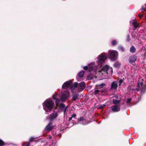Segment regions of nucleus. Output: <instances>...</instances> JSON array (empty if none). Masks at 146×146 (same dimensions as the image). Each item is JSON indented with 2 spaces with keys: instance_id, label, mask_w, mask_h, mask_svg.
Segmentation results:
<instances>
[{
  "instance_id": "412c9836",
  "label": "nucleus",
  "mask_w": 146,
  "mask_h": 146,
  "mask_svg": "<svg viewBox=\"0 0 146 146\" xmlns=\"http://www.w3.org/2000/svg\"><path fill=\"white\" fill-rule=\"evenodd\" d=\"M136 50V49L133 46H131L130 48V51L131 52L134 53L135 52Z\"/></svg>"
},
{
  "instance_id": "79ce46f5",
  "label": "nucleus",
  "mask_w": 146,
  "mask_h": 146,
  "mask_svg": "<svg viewBox=\"0 0 146 146\" xmlns=\"http://www.w3.org/2000/svg\"><path fill=\"white\" fill-rule=\"evenodd\" d=\"M139 16L140 17H143V15L142 14H140Z\"/></svg>"
},
{
  "instance_id": "39448f33",
  "label": "nucleus",
  "mask_w": 146,
  "mask_h": 146,
  "mask_svg": "<svg viewBox=\"0 0 146 146\" xmlns=\"http://www.w3.org/2000/svg\"><path fill=\"white\" fill-rule=\"evenodd\" d=\"M52 123L50 122L46 125L45 128V130L47 132L51 131L54 128V126L52 125Z\"/></svg>"
},
{
  "instance_id": "e433bc0d",
  "label": "nucleus",
  "mask_w": 146,
  "mask_h": 146,
  "mask_svg": "<svg viewBox=\"0 0 146 146\" xmlns=\"http://www.w3.org/2000/svg\"><path fill=\"white\" fill-rule=\"evenodd\" d=\"M76 113H73L71 115V117L72 118H74L76 117Z\"/></svg>"
},
{
  "instance_id": "4be33fe9",
  "label": "nucleus",
  "mask_w": 146,
  "mask_h": 146,
  "mask_svg": "<svg viewBox=\"0 0 146 146\" xmlns=\"http://www.w3.org/2000/svg\"><path fill=\"white\" fill-rule=\"evenodd\" d=\"M84 74V71L83 70L80 72L78 73V76L80 78H82L83 77Z\"/></svg>"
},
{
  "instance_id": "dca6fc26",
  "label": "nucleus",
  "mask_w": 146,
  "mask_h": 146,
  "mask_svg": "<svg viewBox=\"0 0 146 146\" xmlns=\"http://www.w3.org/2000/svg\"><path fill=\"white\" fill-rule=\"evenodd\" d=\"M94 64L93 63H91L88 65V71L90 72H91L94 67Z\"/></svg>"
},
{
  "instance_id": "f3484780",
  "label": "nucleus",
  "mask_w": 146,
  "mask_h": 146,
  "mask_svg": "<svg viewBox=\"0 0 146 146\" xmlns=\"http://www.w3.org/2000/svg\"><path fill=\"white\" fill-rule=\"evenodd\" d=\"M132 24L135 29L137 28L140 26L139 23H138L135 20L133 21Z\"/></svg>"
},
{
  "instance_id": "f704fd0d",
  "label": "nucleus",
  "mask_w": 146,
  "mask_h": 146,
  "mask_svg": "<svg viewBox=\"0 0 146 146\" xmlns=\"http://www.w3.org/2000/svg\"><path fill=\"white\" fill-rule=\"evenodd\" d=\"M141 11H146V9L145 8L144 6H142L141 7Z\"/></svg>"
},
{
  "instance_id": "423d86ee",
  "label": "nucleus",
  "mask_w": 146,
  "mask_h": 146,
  "mask_svg": "<svg viewBox=\"0 0 146 146\" xmlns=\"http://www.w3.org/2000/svg\"><path fill=\"white\" fill-rule=\"evenodd\" d=\"M137 57L136 55L135 54L133 55L129 58V62L130 63L132 64L137 60Z\"/></svg>"
},
{
  "instance_id": "c03bdc74",
  "label": "nucleus",
  "mask_w": 146,
  "mask_h": 146,
  "mask_svg": "<svg viewBox=\"0 0 146 146\" xmlns=\"http://www.w3.org/2000/svg\"><path fill=\"white\" fill-rule=\"evenodd\" d=\"M145 57L146 58V51L145 52Z\"/></svg>"
},
{
  "instance_id": "f8f14e48",
  "label": "nucleus",
  "mask_w": 146,
  "mask_h": 146,
  "mask_svg": "<svg viewBox=\"0 0 146 146\" xmlns=\"http://www.w3.org/2000/svg\"><path fill=\"white\" fill-rule=\"evenodd\" d=\"M117 86H118L117 82H113L111 84V88H110V89L115 90L117 88Z\"/></svg>"
},
{
  "instance_id": "09e8293b",
  "label": "nucleus",
  "mask_w": 146,
  "mask_h": 146,
  "mask_svg": "<svg viewBox=\"0 0 146 146\" xmlns=\"http://www.w3.org/2000/svg\"><path fill=\"white\" fill-rule=\"evenodd\" d=\"M145 6L146 7V4L145 5Z\"/></svg>"
},
{
  "instance_id": "6ab92c4d",
  "label": "nucleus",
  "mask_w": 146,
  "mask_h": 146,
  "mask_svg": "<svg viewBox=\"0 0 146 146\" xmlns=\"http://www.w3.org/2000/svg\"><path fill=\"white\" fill-rule=\"evenodd\" d=\"M78 83L77 82H75L72 85L71 89L73 90L75 88L78 87Z\"/></svg>"
},
{
  "instance_id": "20e7f679",
  "label": "nucleus",
  "mask_w": 146,
  "mask_h": 146,
  "mask_svg": "<svg viewBox=\"0 0 146 146\" xmlns=\"http://www.w3.org/2000/svg\"><path fill=\"white\" fill-rule=\"evenodd\" d=\"M145 82L146 83L144 85H143V82H138L137 84V87H140L141 86V88L140 89V91L143 93H144L146 90V81Z\"/></svg>"
},
{
  "instance_id": "7ed1b4c3",
  "label": "nucleus",
  "mask_w": 146,
  "mask_h": 146,
  "mask_svg": "<svg viewBox=\"0 0 146 146\" xmlns=\"http://www.w3.org/2000/svg\"><path fill=\"white\" fill-rule=\"evenodd\" d=\"M97 58L98 60V64H101L105 62L107 57L106 56L103 55V54H102L98 56Z\"/></svg>"
},
{
  "instance_id": "a211bd4d",
  "label": "nucleus",
  "mask_w": 146,
  "mask_h": 146,
  "mask_svg": "<svg viewBox=\"0 0 146 146\" xmlns=\"http://www.w3.org/2000/svg\"><path fill=\"white\" fill-rule=\"evenodd\" d=\"M121 65V63L119 61L115 62L113 64V66L115 68H119Z\"/></svg>"
},
{
  "instance_id": "c85d7f7f",
  "label": "nucleus",
  "mask_w": 146,
  "mask_h": 146,
  "mask_svg": "<svg viewBox=\"0 0 146 146\" xmlns=\"http://www.w3.org/2000/svg\"><path fill=\"white\" fill-rule=\"evenodd\" d=\"M60 102L59 100L58 99H56L55 103L57 106H58Z\"/></svg>"
},
{
  "instance_id": "bb28decb",
  "label": "nucleus",
  "mask_w": 146,
  "mask_h": 146,
  "mask_svg": "<svg viewBox=\"0 0 146 146\" xmlns=\"http://www.w3.org/2000/svg\"><path fill=\"white\" fill-rule=\"evenodd\" d=\"M35 139V138L34 137H31L29 139V142H33Z\"/></svg>"
},
{
  "instance_id": "0eeeda50",
  "label": "nucleus",
  "mask_w": 146,
  "mask_h": 146,
  "mask_svg": "<svg viewBox=\"0 0 146 146\" xmlns=\"http://www.w3.org/2000/svg\"><path fill=\"white\" fill-rule=\"evenodd\" d=\"M69 93L68 92H65L62 94L61 100L62 102H64L66 101V98L69 96Z\"/></svg>"
},
{
  "instance_id": "1a4fd4ad",
  "label": "nucleus",
  "mask_w": 146,
  "mask_h": 146,
  "mask_svg": "<svg viewBox=\"0 0 146 146\" xmlns=\"http://www.w3.org/2000/svg\"><path fill=\"white\" fill-rule=\"evenodd\" d=\"M72 84V82L70 80L66 81L63 84L62 88L63 89H66L70 86Z\"/></svg>"
},
{
  "instance_id": "a878e982",
  "label": "nucleus",
  "mask_w": 146,
  "mask_h": 146,
  "mask_svg": "<svg viewBox=\"0 0 146 146\" xmlns=\"http://www.w3.org/2000/svg\"><path fill=\"white\" fill-rule=\"evenodd\" d=\"M120 100H116L113 99V102L114 104H119V102H120Z\"/></svg>"
},
{
  "instance_id": "f257e3e1",
  "label": "nucleus",
  "mask_w": 146,
  "mask_h": 146,
  "mask_svg": "<svg viewBox=\"0 0 146 146\" xmlns=\"http://www.w3.org/2000/svg\"><path fill=\"white\" fill-rule=\"evenodd\" d=\"M54 102L51 100H46L42 104L43 109L46 112L52 111L54 106Z\"/></svg>"
},
{
  "instance_id": "de8ad7c7",
  "label": "nucleus",
  "mask_w": 146,
  "mask_h": 146,
  "mask_svg": "<svg viewBox=\"0 0 146 146\" xmlns=\"http://www.w3.org/2000/svg\"><path fill=\"white\" fill-rule=\"evenodd\" d=\"M132 90H135V89H132Z\"/></svg>"
},
{
  "instance_id": "4468645a",
  "label": "nucleus",
  "mask_w": 146,
  "mask_h": 146,
  "mask_svg": "<svg viewBox=\"0 0 146 146\" xmlns=\"http://www.w3.org/2000/svg\"><path fill=\"white\" fill-rule=\"evenodd\" d=\"M79 94L78 93H75L72 95V101H74L78 99L79 97Z\"/></svg>"
},
{
  "instance_id": "6e6552de",
  "label": "nucleus",
  "mask_w": 146,
  "mask_h": 146,
  "mask_svg": "<svg viewBox=\"0 0 146 146\" xmlns=\"http://www.w3.org/2000/svg\"><path fill=\"white\" fill-rule=\"evenodd\" d=\"M106 92L107 91L106 90L103 89L101 90H96L94 91L93 93L96 96H98L102 93L105 92Z\"/></svg>"
},
{
  "instance_id": "c756f323",
  "label": "nucleus",
  "mask_w": 146,
  "mask_h": 146,
  "mask_svg": "<svg viewBox=\"0 0 146 146\" xmlns=\"http://www.w3.org/2000/svg\"><path fill=\"white\" fill-rule=\"evenodd\" d=\"M131 40V39L130 38V36L129 34H128L127 35L126 41L127 42H129Z\"/></svg>"
},
{
  "instance_id": "4c0bfd02",
  "label": "nucleus",
  "mask_w": 146,
  "mask_h": 146,
  "mask_svg": "<svg viewBox=\"0 0 146 146\" xmlns=\"http://www.w3.org/2000/svg\"><path fill=\"white\" fill-rule=\"evenodd\" d=\"M123 81V80L122 79H121L119 80V83L121 84L122 83Z\"/></svg>"
},
{
  "instance_id": "ddd939ff",
  "label": "nucleus",
  "mask_w": 146,
  "mask_h": 146,
  "mask_svg": "<svg viewBox=\"0 0 146 146\" xmlns=\"http://www.w3.org/2000/svg\"><path fill=\"white\" fill-rule=\"evenodd\" d=\"M85 86V83L84 82H80L78 86V89L83 90Z\"/></svg>"
},
{
  "instance_id": "473e14b6",
  "label": "nucleus",
  "mask_w": 146,
  "mask_h": 146,
  "mask_svg": "<svg viewBox=\"0 0 146 146\" xmlns=\"http://www.w3.org/2000/svg\"><path fill=\"white\" fill-rule=\"evenodd\" d=\"M132 100V99L131 98H129L127 99L126 103H130Z\"/></svg>"
},
{
  "instance_id": "9b49d317",
  "label": "nucleus",
  "mask_w": 146,
  "mask_h": 146,
  "mask_svg": "<svg viewBox=\"0 0 146 146\" xmlns=\"http://www.w3.org/2000/svg\"><path fill=\"white\" fill-rule=\"evenodd\" d=\"M58 116V113L57 112H54L53 113H52L50 115L49 117V120L52 121L54 119L56 118Z\"/></svg>"
},
{
  "instance_id": "cd10ccee",
  "label": "nucleus",
  "mask_w": 146,
  "mask_h": 146,
  "mask_svg": "<svg viewBox=\"0 0 146 146\" xmlns=\"http://www.w3.org/2000/svg\"><path fill=\"white\" fill-rule=\"evenodd\" d=\"M85 120V119L83 117H80V118L78 119V121H83Z\"/></svg>"
},
{
  "instance_id": "58836bf2",
  "label": "nucleus",
  "mask_w": 146,
  "mask_h": 146,
  "mask_svg": "<svg viewBox=\"0 0 146 146\" xmlns=\"http://www.w3.org/2000/svg\"><path fill=\"white\" fill-rule=\"evenodd\" d=\"M139 88V87H137L135 89V90L137 91H139L140 90V89Z\"/></svg>"
},
{
  "instance_id": "c9c22d12",
  "label": "nucleus",
  "mask_w": 146,
  "mask_h": 146,
  "mask_svg": "<svg viewBox=\"0 0 146 146\" xmlns=\"http://www.w3.org/2000/svg\"><path fill=\"white\" fill-rule=\"evenodd\" d=\"M105 106V105H100L99 106L98 108H100L101 109H102Z\"/></svg>"
},
{
  "instance_id": "a19ab883",
  "label": "nucleus",
  "mask_w": 146,
  "mask_h": 146,
  "mask_svg": "<svg viewBox=\"0 0 146 146\" xmlns=\"http://www.w3.org/2000/svg\"><path fill=\"white\" fill-rule=\"evenodd\" d=\"M52 138V137L51 136H50L48 137V139H51Z\"/></svg>"
},
{
  "instance_id": "72a5a7b5",
  "label": "nucleus",
  "mask_w": 146,
  "mask_h": 146,
  "mask_svg": "<svg viewBox=\"0 0 146 146\" xmlns=\"http://www.w3.org/2000/svg\"><path fill=\"white\" fill-rule=\"evenodd\" d=\"M83 69L84 70H88V66H84V68H83Z\"/></svg>"
},
{
  "instance_id": "a18cd8bd",
  "label": "nucleus",
  "mask_w": 146,
  "mask_h": 146,
  "mask_svg": "<svg viewBox=\"0 0 146 146\" xmlns=\"http://www.w3.org/2000/svg\"><path fill=\"white\" fill-rule=\"evenodd\" d=\"M121 83H119V86H120L121 85Z\"/></svg>"
},
{
  "instance_id": "393cba45",
  "label": "nucleus",
  "mask_w": 146,
  "mask_h": 146,
  "mask_svg": "<svg viewBox=\"0 0 146 146\" xmlns=\"http://www.w3.org/2000/svg\"><path fill=\"white\" fill-rule=\"evenodd\" d=\"M117 41L116 40H112L111 42V44L113 46H115L117 45Z\"/></svg>"
},
{
  "instance_id": "b1692460",
  "label": "nucleus",
  "mask_w": 146,
  "mask_h": 146,
  "mask_svg": "<svg viewBox=\"0 0 146 146\" xmlns=\"http://www.w3.org/2000/svg\"><path fill=\"white\" fill-rule=\"evenodd\" d=\"M118 50L122 52H124L125 51V48L122 46H120L118 47Z\"/></svg>"
},
{
  "instance_id": "ea45409f",
  "label": "nucleus",
  "mask_w": 146,
  "mask_h": 146,
  "mask_svg": "<svg viewBox=\"0 0 146 146\" xmlns=\"http://www.w3.org/2000/svg\"><path fill=\"white\" fill-rule=\"evenodd\" d=\"M72 117L71 116V117H70L69 118V121H71L72 119Z\"/></svg>"
},
{
  "instance_id": "9d476101",
  "label": "nucleus",
  "mask_w": 146,
  "mask_h": 146,
  "mask_svg": "<svg viewBox=\"0 0 146 146\" xmlns=\"http://www.w3.org/2000/svg\"><path fill=\"white\" fill-rule=\"evenodd\" d=\"M111 108L112 111L114 112H118L120 110V106H119L117 105L112 106Z\"/></svg>"
},
{
  "instance_id": "2f4dec72",
  "label": "nucleus",
  "mask_w": 146,
  "mask_h": 146,
  "mask_svg": "<svg viewBox=\"0 0 146 146\" xmlns=\"http://www.w3.org/2000/svg\"><path fill=\"white\" fill-rule=\"evenodd\" d=\"M4 142L1 140L0 139V146H2L4 145Z\"/></svg>"
},
{
  "instance_id": "aec40b11",
  "label": "nucleus",
  "mask_w": 146,
  "mask_h": 146,
  "mask_svg": "<svg viewBox=\"0 0 146 146\" xmlns=\"http://www.w3.org/2000/svg\"><path fill=\"white\" fill-rule=\"evenodd\" d=\"M109 66L107 65L104 66L102 68V71L104 72H107L109 68Z\"/></svg>"
},
{
  "instance_id": "7c9ffc66",
  "label": "nucleus",
  "mask_w": 146,
  "mask_h": 146,
  "mask_svg": "<svg viewBox=\"0 0 146 146\" xmlns=\"http://www.w3.org/2000/svg\"><path fill=\"white\" fill-rule=\"evenodd\" d=\"M30 145V142H25L23 144V146H29Z\"/></svg>"
},
{
  "instance_id": "49530a36",
  "label": "nucleus",
  "mask_w": 146,
  "mask_h": 146,
  "mask_svg": "<svg viewBox=\"0 0 146 146\" xmlns=\"http://www.w3.org/2000/svg\"><path fill=\"white\" fill-rule=\"evenodd\" d=\"M53 99H54V100H55V99H56V98L54 97H53Z\"/></svg>"
},
{
  "instance_id": "2eb2a0df",
  "label": "nucleus",
  "mask_w": 146,
  "mask_h": 146,
  "mask_svg": "<svg viewBox=\"0 0 146 146\" xmlns=\"http://www.w3.org/2000/svg\"><path fill=\"white\" fill-rule=\"evenodd\" d=\"M65 107V105L63 103H60L59 106V108L61 110H62L63 109H64V113H65L67 108V106L64 108Z\"/></svg>"
},
{
  "instance_id": "f03ea898",
  "label": "nucleus",
  "mask_w": 146,
  "mask_h": 146,
  "mask_svg": "<svg viewBox=\"0 0 146 146\" xmlns=\"http://www.w3.org/2000/svg\"><path fill=\"white\" fill-rule=\"evenodd\" d=\"M118 53L117 51L115 50H110V60L111 61H114L117 60L118 58Z\"/></svg>"
},
{
  "instance_id": "5701e85b",
  "label": "nucleus",
  "mask_w": 146,
  "mask_h": 146,
  "mask_svg": "<svg viewBox=\"0 0 146 146\" xmlns=\"http://www.w3.org/2000/svg\"><path fill=\"white\" fill-rule=\"evenodd\" d=\"M105 84L104 83H102L100 85H96V86L98 88L100 89L101 88H102L105 86Z\"/></svg>"
},
{
  "instance_id": "37998d69",
  "label": "nucleus",
  "mask_w": 146,
  "mask_h": 146,
  "mask_svg": "<svg viewBox=\"0 0 146 146\" xmlns=\"http://www.w3.org/2000/svg\"><path fill=\"white\" fill-rule=\"evenodd\" d=\"M110 69H111V72H113V70H112V68L110 67Z\"/></svg>"
}]
</instances>
